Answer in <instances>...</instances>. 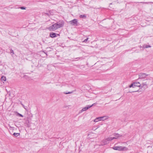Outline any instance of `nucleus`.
<instances>
[{"label": "nucleus", "mask_w": 153, "mask_h": 153, "mask_svg": "<svg viewBox=\"0 0 153 153\" xmlns=\"http://www.w3.org/2000/svg\"><path fill=\"white\" fill-rule=\"evenodd\" d=\"M70 22L71 25H77V21L76 19H74L70 21Z\"/></svg>", "instance_id": "0eeeda50"}, {"label": "nucleus", "mask_w": 153, "mask_h": 153, "mask_svg": "<svg viewBox=\"0 0 153 153\" xmlns=\"http://www.w3.org/2000/svg\"><path fill=\"white\" fill-rule=\"evenodd\" d=\"M58 29L55 23L51 25L48 28V29L51 31H54Z\"/></svg>", "instance_id": "7ed1b4c3"}, {"label": "nucleus", "mask_w": 153, "mask_h": 153, "mask_svg": "<svg viewBox=\"0 0 153 153\" xmlns=\"http://www.w3.org/2000/svg\"><path fill=\"white\" fill-rule=\"evenodd\" d=\"M108 118V117L107 116H104L98 117L94 120V122H97L99 121L104 120L107 119Z\"/></svg>", "instance_id": "f03ea898"}, {"label": "nucleus", "mask_w": 153, "mask_h": 153, "mask_svg": "<svg viewBox=\"0 0 153 153\" xmlns=\"http://www.w3.org/2000/svg\"><path fill=\"white\" fill-rule=\"evenodd\" d=\"M113 139V137H109L103 140V142L105 144H106L108 143V141L111 140Z\"/></svg>", "instance_id": "423d86ee"}, {"label": "nucleus", "mask_w": 153, "mask_h": 153, "mask_svg": "<svg viewBox=\"0 0 153 153\" xmlns=\"http://www.w3.org/2000/svg\"><path fill=\"white\" fill-rule=\"evenodd\" d=\"M22 106L23 107V108L25 109H26V108H25V106L23 105V104H22Z\"/></svg>", "instance_id": "393cba45"}, {"label": "nucleus", "mask_w": 153, "mask_h": 153, "mask_svg": "<svg viewBox=\"0 0 153 153\" xmlns=\"http://www.w3.org/2000/svg\"><path fill=\"white\" fill-rule=\"evenodd\" d=\"M135 86H134V82L132 83V84H131V85H130L129 86V88H131V87H133V88H134V87Z\"/></svg>", "instance_id": "dca6fc26"}, {"label": "nucleus", "mask_w": 153, "mask_h": 153, "mask_svg": "<svg viewBox=\"0 0 153 153\" xmlns=\"http://www.w3.org/2000/svg\"><path fill=\"white\" fill-rule=\"evenodd\" d=\"M148 75L145 73H140L139 74L138 79H144Z\"/></svg>", "instance_id": "20e7f679"}, {"label": "nucleus", "mask_w": 153, "mask_h": 153, "mask_svg": "<svg viewBox=\"0 0 153 153\" xmlns=\"http://www.w3.org/2000/svg\"><path fill=\"white\" fill-rule=\"evenodd\" d=\"M20 8L22 10H25L26 9V7H20Z\"/></svg>", "instance_id": "6ab92c4d"}, {"label": "nucleus", "mask_w": 153, "mask_h": 153, "mask_svg": "<svg viewBox=\"0 0 153 153\" xmlns=\"http://www.w3.org/2000/svg\"><path fill=\"white\" fill-rule=\"evenodd\" d=\"M95 104V103H94L93 104H92L91 105H89V107H90V108L92 107V106H93Z\"/></svg>", "instance_id": "5701e85b"}, {"label": "nucleus", "mask_w": 153, "mask_h": 153, "mask_svg": "<svg viewBox=\"0 0 153 153\" xmlns=\"http://www.w3.org/2000/svg\"><path fill=\"white\" fill-rule=\"evenodd\" d=\"M95 104V103H94L93 104H92L91 105H89V107H90V108L92 107V106H93Z\"/></svg>", "instance_id": "4be33fe9"}, {"label": "nucleus", "mask_w": 153, "mask_h": 153, "mask_svg": "<svg viewBox=\"0 0 153 153\" xmlns=\"http://www.w3.org/2000/svg\"><path fill=\"white\" fill-rule=\"evenodd\" d=\"M11 53H13V54L14 53L12 49L11 50Z\"/></svg>", "instance_id": "b1692460"}, {"label": "nucleus", "mask_w": 153, "mask_h": 153, "mask_svg": "<svg viewBox=\"0 0 153 153\" xmlns=\"http://www.w3.org/2000/svg\"><path fill=\"white\" fill-rule=\"evenodd\" d=\"M58 28L63 27L64 25V22L63 21H60L55 23Z\"/></svg>", "instance_id": "39448f33"}, {"label": "nucleus", "mask_w": 153, "mask_h": 153, "mask_svg": "<svg viewBox=\"0 0 153 153\" xmlns=\"http://www.w3.org/2000/svg\"><path fill=\"white\" fill-rule=\"evenodd\" d=\"M79 16H80V17L82 18H83L86 17V16L85 15H80Z\"/></svg>", "instance_id": "a211bd4d"}, {"label": "nucleus", "mask_w": 153, "mask_h": 153, "mask_svg": "<svg viewBox=\"0 0 153 153\" xmlns=\"http://www.w3.org/2000/svg\"><path fill=\"white\" fill-rule=\"evenodd\" d=\"M9 126L10 127V130L13 131L14 129V127L10 126V125H9Z\"/></svg>", "instance_id": "4468645a"}, {"label": "nucleus", "mask_w": 153, "mask_h": 153, "mask_svg": "<svg viewBox=\"0 0 153 153\" xmlns=\"http://www.w3.org/2000/svg\"><path fill=\"white\" fill-rule=\"evenodd\" d=\"M72 92H68V93H65V94H71V93Z\"/></svg>", "instance_id": "a878e982"}, {"label": "nucleus", "mask_w": 153, "mask_h": 153, "mask_svg": "<svg viewBox=\"0 0 153 153\" xmlns=\"http://www.w3.org/2000/svg\"><path fill=\"white\" fill-rule=\"evenodd\" d=\"M141 85H142V87H143L144 86H146L147 84L146 82H143L141 84Z\"/></svg>", "instance_id": "2eb2a0df"}, {"label": "nucleus", "mask_w": 153, "mask_h": 153, "mask_svg": "<svg viewBox=\"0 0 153 153\" xmlns=\"http://www.w3.org/2000/svg\"><path fill=\"white\" fill-rule=\"evenodd\" d=\"M1 79L2 81H5L6 80V78L5 76H3L1 77Z\"/></svg>", "instance_id": "f8f14e48"}, {"label": "nucleus", "mask_w": 153, "mask_h": 153, "mask_svg": "<svg viewBox=\"0 0 153 153\" xmlns=\"http://www.w3.org/2000/svg\"><path fill=\"white\" fill-rule=\"evenodd\" d=\"M114 136H115V137H113L114 139H117L118 137L121 136V135H120V134H115L114 135Z\"/></svg>", "instance_id": "9b49d317"}, {"label": "nucleus", "mask_w": 153, "mask_h": 153, "mask_svg": "<svg viewBox=\"0 0 153 153\" xmlns=\"http://www.w3.org/2000/svg\"><path fill=\"white\" fill-rule=\"evenodd\" d=\"M136 91H135V92H136ZM134 91H133V92H134Z\"/></svg>", "instance_id": "bb28decb"}, {"label": "nucleus", "mask_w": 153, "mask_h": 153, "mask_svg": "<svg viewBox=\"0 0 153 153\" xmlns=\"http://www.w3.org/2000/svg\"><path fill=\"white\" fill-rule=\"evenodd\" d=\"M13 135L15 136V137H17L20 135V133H14L13 134Z\"/></svg>", "instance_id": "ddd939ff"}, {"label": "nucleus", "mask_w": 153, "mask_h": 153, "mask_svg": "<svg viewBox=\"0 0 153 153\" xmlns=\"http://www.w3.org/2000/svg\"><path fill=\"white\" fill-rule=\"evenodd\" d=\"M50 36L51 38H54L56 37V34L53 32L51 33H50Z\"/></svg>", "instance_id": "9d476101"}, {"label": "nucleus", "mask_w": 153, "mask_h": 153, "mask_svg": "<svg viewBox=\"0 0 153 153\" xmlns=\"http://www.w3.org/2000/svg\"><path fill=\"white\" fill-rule=\"evenodd\" d=\"M90 108V107H89V105H87V106H86L85 107L83 108L81 110V112H82L83 111H86L87 109H88V108Z\"/></svg>", "instance_id": "1a4fd4ad"}, {"label": "nucleus", "mask_w": 153, "mask_h": 153, "mask_svg": "<svg viewBox=\"0 0 153 153\" xmlns=\"http://www.w3.org/2000/svg\"><path fill=\"white\" fill-rule=\"evenodd\" d=\"M88 39V38H87L86 39L84 40V41H83V42H86L87 41Z\"/></svg>", "instance_id": "412c9836"}, {"label": "nucleus", "mask_w": 153, "mask_h": 153, "mask_svg": "<svg viewBox=\"0 0 153 153\" xmlns=\"http://www.w3.org/2000/svg\"><path fill=\"white\" fill-rule=\"evenodd\" d=\"M17 115H18L19 116H20V117H23V116L22 114H21L19 113H18Z\"/></svg>", "instance_id": "aec40b11"}, {"label": "nucleus", "mask_w": 153, "mask_h": 153, "mask_svg": "<svg viewBox=\"0 0 153 153\" xmlns=\"http://www.w3.org/2000/svg\"><path fill=\"white\" fill-rule=\"evenodd\" d=\"M151 47V46L149 45H144V48H150Z\"/></svg>", "instance_id": "f3484780"}, {"label": "nucleus", "mask_w": 153, "mask_h": 153, "mask_svg": "<svg viewBox=\"0 0 153 153\" xmlns=\"http://www.w3.org/2000/svg\"><path fill=\"white\" fill-rule=\"evenodd\" d=\"M114 150L120 151H127L128 149L126 147H123L122 146H114L112 148Z\"/></svg>", "instance_id": "f257e3e1"}, {"label": "nucleus", "mask_w": 153, "mask_h": 153, "mask_svg": "<svg viewBox=\"0 0 153 153\" xmlns=\"http://www.w3.org/2000/svg\"><path fill=\"white\" fill-rule=\"evenodd\" d=\"M134 84V86L140 87L141 86V84L139 82H133Z\"/></svg>", "instance_id": "6e6552de"}]
</instances>
